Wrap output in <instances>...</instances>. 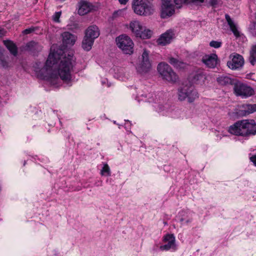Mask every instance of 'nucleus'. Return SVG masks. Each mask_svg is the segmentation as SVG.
I'll return each instance as SVG.
<instances>
[{"mask_svg": "<svg viewBox=\"0 0 256 256\" xmlns=\"http://www.w3.org/2000/svg\"><path fill=\"white\" fill-rule=\"evenodd\" d=\"M76 64V58L72 53L58 50L50 52L44 66L36 72L40 78L46 80L53 85L59 78L64 82L69 84L72 81Z\"/></svg>", "mask_w": 256, "mask_h": 256, "instance_id": "obj_1", "label": "nucleus"}, {"mask_svg": "<svg viewBox=\"0 0 256 256\" xmlns=\"http://www.w3.org/2000/svg\"><path fill=\"white\" fill-rule=\"evenodd\" d=\"M228 132L235 136L248 138L256 134V122L254 120H238L230 126Z\"/></svg>", "mask_w": 256, "mask_h": 256, "instance_id": "obj_2", "label": "nucleus"}, {"mask_svg": "<svg viewBox=\"0 0 256 256\" xmlns=\"http://www.w3.org/2000/svg\"><path fill=\"white\" fill-rule=\"evenodd\" d=\"M132 8L138 15L148 16L154 12L152 4L148 0H133Z\"/></svg>", "mask_w": 256, "mask_h": 256, "instance_id": "obj_3", "label": "nucleus"}, {"mask_svg": "<svg viewBox=\"0 0 256 256\" xmlns=\"http://www.w3.org/2000/svg\"><path fill=\"white\" fill-rule=\"evenodd\" d=\"M158 71L162 79L174 83L178 80V76L172 68L165 62H160L158 66Z\"/></svg>", "mask_w": 256, "mask_h": 256, "instance_id": "obj_4", "label": "nucleus"}, {"mask_svg": "<svg viewBox=\"0 0 256 256\" xmlns=\"http://www.w3.org/2000/svg\"><path fill=\"white\" fill-rule=\"evenodd\" d=\"M198 98V92L192 86H185L178 90V98L180 101L184 100L187 98L188 102L192 103Z\"/></svg>", "mask_w": 256, "mask_h": 256, "instance_id": "obj_5", "label": "nucleus"}, {"mask_svg": "<svg viewBox=\"0 0 256 256\" xmlns=\"http://www.w3.org/2000/svg\"><path fill=\"white\" fill-rule=\"evenodd\" d=\"M130 28L136 36L142 39L150 38L152 34L150 30L146 29L138 21L132 22Z\"/></svg>", "mask_w": 256, "mask_h": 256, "instance_id": "obj_6", "label": "nucleus"}, {"mask_svg": "<svg viewBox=\"0 0 256 256\" xmlns=\"http://www.w3.org/2000/svg\"><path fill=\"white\" fill-rule=\"evenodd\" d=\"M116 41L118 46L124 54L130 55L133 53L134 43L130 37L122 34L117 37Z\"/></svg>", "mask_w": 256, "mask_h": 256, "instance_id": "obj_7", "label": "nucleus"}, {"mask_svg": "<svg viewBox=\"0 0 256 256\" xmlns=\"http://www.w3.org/2000/svg\"><path fill=\"white\" fill-rule=\"evenodd\" d=\"M234 90L236 96H241L242 98H247L254 94V91L252 87L236 81L234 85Z\"/></svg>", "mask_w": 256, "mask_h": 256, "instance_id": "obj_8", "label": "nucleus"}, {"mask_svg": "<svg viewBox=\"0 0 256 256\" xmlns=\"http://www.w3.org/2000/svg\"><path fill=\"white\" fill-rule=\"evenodd\" d=\"M161 17L166 18L174 14V6L171 0H162Z\"/></svg>", "mask_w": 256, "mask_h": 256, "instance_id": "obj_9", "label": "nucleus"}, {"mask_svg": "<svg viewBox=\"0 0 256 256\" xmlns=\"http://www.w3.org/2000/svg\"><path fill=\"white\" fill-rule=\"evenodd\" d=\"M230 58H232V60L228 61L227 62V66L230 68L236 70L242 66L244 61L242 56L236 54L234 55H231Z\"/></svg>", "mask_w": 256, "mask_h": 256, "instance_id": "obj_10", "label": "nucleus"}, {"mask_svg": "<svg viewBox=\"0 0 256 256\" xmlns=\"http://www.w3.org/2000/svg\"><path fill=\"white\" fill-rule=\"evenodd\" d=\"M142 60L138 67V71L141 73L148 72L151 68V64L149 60L148 52L144 50L142 56Z\"/></svg>", "mask_w": 256, "mask_h": 256, "instance_id": "obj_11", "label": "nucleus"}, {"mask_svg": "<svg viewBox=\"0 0 256 256\" xmlns=\"http://www.w3.org/2000/svg\"><path fill=\"white\" fill-rule=\"evenodd\" d=\"M163 241L166 244L160 246V248L161 250H168L176 247V240L173 234H167L164 236Z\"/></svg>", "mask_w": 256, "mask_h": 256, "instance_id": "obj_12", "label": "nucleus"}, {"mask_svg": "<svg viewBox=\"0 0 256 256\" xmlns=\"http://www.w3.org/2000/svg\"><path fill=\"white\" fill-rule=\"evenodd\" d=\"M174 36V34L172 30H168L158 39L157 42L160 45L166 46L171 42Z\"/></svg>", "mask_w": 256, "mask_h": 256, "instance_id": "obj_13", "label": "nucleus"}, {"mask_svg": "<svg viewBox=\"0 0 256 256\" xmlns=\"http://www.w3.org/2000/svg\"><path fill=\"white\" fill-rule=\"evenodd\" d=\"M202 62L209 68H214L218 62V56L215 54L206 55L203 57Z\"/></svg>", "mask_w": 256, "mask_h": 256, "instance_id": "obj_14", "label": "nucleus"}, {"mask_svg": "<svg viewBox=\"0 0 256 256\" xmlns=\"http://www.w3.org/2000/svg\"><path fill=\"white\" fill-rule=\"evenodd\" d=\"M216 81L220 85L224 86L234 85L236 82V80L226 74L218 76L216 78Z\"/></svg>", "mask_w": 256, "mask_h": 256, "instance_id": "obj_15", "label": "nucleus"}, {"mask_svg": "<svg viewBox=\"0 0 256 256\" xmlns=\"http://www.w3.org/2000/svg\"><path fill=\"white\" fill-rule=\"evenodd\" d=\"M42 46L37 42L31 41L28 42L24 47L25 50L32 52L33 54L41 51Z\"/></svg>", "mask_w": 256, "mask_h": 256, "instance_id": "obj_16", "label": "nucleus"}, {"mask_svg": "<svg viewBox=\"0 0 256 256\" xmlns=\"http://www.w3.org/2000/svg\"><path fill=\"white\" fill-rule=\"evenodd\" d=\"M100 34V30L96 25L90 26L85 32V36L94 40L98 37Z\"/></svg>", "mask_w": 256, "mask_h": 256, "instance_id": "obj_17", "label": "nucleus"}, {"mask_svg": "<svg viewBox=\"0 0 256 256\" xmlns=\"http://www.w3.org/2000/svg\"><path fill=\"white\" fill-rule=\"evenodd\" d=\"M63 43L66 45H74L76 38L74 35L69 32H64L62 34Z\"/></svg>", "mask_w": 256, "mask_h": 256, "instance_id": "obj_18", "label": "nucleus"}, {"mask_svg": "<svg viewBox=\"0 0 256 256\" xmlns=\"http://www.w3.org/2000/svg\"><path fill=\"white\" fill-rule=\"evenodd\" d=\"M240 110L242 114L244 116L252 114L256 112V104H242Z\"/></svg>", "mask_w": 256, "mask_h": 256, "instance_id": "obj_19", "label": "nucleus"}, {"mask_svg": "<svg viewBox=\"0 0 256 256\" xmlns=\"http://www.w3.org/2000/svg\"><path fill=\"white\" fill-rule=\"evenodd\" d=\"M225 18L228 22V25L229 26L230 30L233 32L234 36L236 37L240 36V32L237 29L236 26L234 24L233 20L231 18L230 16L228 14H225Z\"/></svg>", "mask_w": 256, "mask_h": 256, "instance_id": "obj_20", "label": "nucleus"}, {"mask_svg": "<svg viewBox=\"0 0 256 256\" xmlns=\"http://www.w3.org/2000/svg\"><path fill=\"white\" fill-rule=\"evenodd\" d=\"M168 62L174 68L178 69L184 68L186 66V64L184 62L172 57L169 58Z\"/></svg>", "mask_w": 256, "mask_h": 256, "instance_id": "obj_21", "label": "nucleus"}, {"mask_svg": "<svg viewBox=\"0 0 256 256\" xmlns=\"http://www.w3.org/2000/svg\"><path fill=\"white\" fill-rule=\"evenodd\" d=\"M90 10V4L86 2H81L80 3V6L78 10V14L80 15L84 16L88 14Z\"/></svg>", "mask_w": 256, "mask_h": 256, "instance_id": "obj_22", "label": "nucleus"}, {"mask_svg": "<svg viewBox=\"0 0 256 256\" xmlns=\"http://www.w3.org/2000/svg\"><path fill=\"white\" fill-rule=\"evenodd\" d=\"M4 43L10 52L14 56L18 54V48L16 44L11 40H6L4 41Z\"/></svg>", "mask_w": 256, "mask_h": 256, "instance_id": "obj_23", "label": "nucleus"}, {"mask_svg": "<svg viewBox=\"0 0 256 256\" xmlns=\"http://www.w3.org/2000/svg\"><path fill=\"white\" fill-rule=\"evenodd\" d=\"M94 40L92 38H90L84 36L82 42V48L86 50H90L92 48V46L94 44Z\"/></svg>", "mask_w": 256, "mask_h": 256, "instance_id": "obj_24", "label": "nucleus"}, {"mask_svg": "<svg viewBox=\"0 0 256 256\" xmlns=\"http://www.w3.org/2000/svg\"><path fill=\"white\" fill-rule=\"evenodd\" d=\"M248 60L252 66L256 64V44L252 46Z\"/></svg>", "mask_w": 256, "mask_h": 256, "instance_id": "obj_25", "label": "nucleus"}, {"mask_svg": "<svg viewBox=\"0 0 256 256\" xmlns=\"http://www.w3.org/2000/svg\"><path fill=\"white\" fill-rule=\"evenodd\" d=\"M190 78L192 82L200 84L201 82H204L205 76L202 72H196Z\"/></svg>", "mask_w": 256, "mask_h": 256, "instance_id": "obj_26", "label": "nucleus"}, {"mask_svg": "<svg viewBox=\"0 0 256 256\" xmlns=\"http://www.w3.org/2000/svg\"><path fill=\"white\" fill-rule=\"evenodd\" d=\"M9 66V64L6 59L4 54L2 50V54L0 55V67L6 68Z\"/></svg>", "mask_w": 256, "mask_h": 256, "instance_id": "obj_27", "label": "nucleus"}, {"mask_svg": "<svg viewBox=\"0 0 256 256\" xmlns=\"http://www.w3.org/2000/svg\"><path fill=\"white\" fill-rule=\"evenodd\" d=\"M100 174L105 176H110L111 175L110 167L107 164H104V166L100 170Z\"/></svg>", "mask_w": 256, "mask_h": 256, "instance_id": "obj_28", "label": "nucleus"}, {"mask_svg": "<svg viewBox=\"0 0 256 256\" xmlns=\"http://www.w3.org/2000/svg\"><path fill=\"white\" fill-rule=\"evenodd\" d=\"M175 6L178 8L182 7L184 4H188V0H174Z\"/></svg>", "mask_w": 256, "mask_h": 256, "instance_id": "obj_29", "label": "nucleus"}, {"mask_svg": "<svg viewBox=\"0 0 256 256\" xmlns=\"http://www.w3.org/2000/svg\"><path fill=\"white\" fill-rule=\"evenodd\" d=\"M222 42L220 41L212 40L210 42V46L215 48H218L221 47Z\"/></svg>", "mask_w": 256, "mask_h": 256, "instance_id": "obj_30", "label": "nucleus"}, {"mask_svg": "<svg viewBox=\"0 0 256 256\" xmlns=\"http://www.w3.org/2000/svg\"><path fill=\"white\" fill-rule=\"evenodd\" d=\"M205 0H188V4H194L196 6H200L204 2Z\"/></svg>", "mask_w": 256, "mask_h": 256, "instance_id": "obj_31", "label": "nucleus"}, {"mask_svg": "<svg viewBox=\"0 0 256 256\" xmlns=\"http://www.w3.org/2000/svg\"><path fill=\"white\" fill-rule=\"evenodd\" d=\"M36 29V28L32 26V27H30V28H26V30H24L22 32V33L24 34H30L33 32H34Z\"/></svg>", "mask_w": 256, "mask_h": 256, "instance_id": "obj_32", "label": "nucleus"}, {"mask_svg": "<svg viewBox=\"0 0 256 256\" xmlns=\"http://www.w3.org/2000/svg\"><path fill=\"white\" fill-rule=\"evenodd\" d=\"M61 15V12H56L54 14L53 16V20L56 22H59V19Z\"/></svg>", "mask_w": 256, "mask_h": 256, "instance_id": "obj_33", "label": "nucleus"}, {"mask_svg": "<svg viewBox=\"0 0 256 256\" xmlns=\"http://www.w3.org/2000/svg\"><path fill=\"white\" fill-rule=\"evenodd\" d=\"M6 30L0 26V38H2L6 35Z\"/></svg>", "mask_w": 256, "mask_h": 256, "instance_id": "obj_34", "label": "nucleus"}, {"mask_svg": "<svg viewBox=\"0 0 256 256\" xmlns=\"http://www.w3.org/2000/svg\"><path fill=\"white\" fill-rule=\"evenodd\" d=\"M256 27V22H253L252 24L250 26V28L251 30H254L252 32L256 36V31H255Z\"/></svg>", "mask_w": 256, "mask_h": 256, "instance_id": "obj_35", "label": "nucleus"}, {"mask_svg": "<svg viewBox=\"0 0 256 256\" xmlns=\"http://www.w3.org/2000/svg\"><path fill=\"white\" fill-rule=\"evenodd\" d=\"M250 160L253 162L254 166H256V154H254L250 157Z\"/></svg>", "mask_w": 256, "mask_h": 256, "instance_id": "obj_36", "label": "nucleus"}, {"mask_svg": "<svg viewBox=\"0 0 256 256\" xmlns=\"http://www.w3.org/2000/svg\"><path fill=\"white\" fill-rule=\"evenodd\" d=\"M210 4L212 6H216L218 4L217 0H210Z\"/></svg>", "mask_w": 256, "mask_h": 256, "instance_id": "obj_37", "label": "nucleus"}, {"mask_svg": "<svg viewBox=\"0 0 256 256\" xmlns=\"http://www.w3.org/2000/svg\"><path fill=\"white\" fill-rule=\"evenodd\" d=\"M128 1V0H118L119 2L121 4H126Z\"/></svg>", "mask_w": 256, "mask_h": 256, "instance_id": "obj_38", "label": "nucleus"}, {"mask_svg": "<svg viewBox=\"0 0 256 256\" xmlns=\"http://www.w3.org/2000/svg\"><path fill=\"white\" fill-rule=\"evenodd\" d=\"M154 101V98L153 96L149 97L148 98L147 100V102H152Z\"/></svg>", "mask_w": 256, "mask_h": 256, "instance_id": "obj_39", "label": "nucleus"}, {"mask_svg": "<svg viewBox=\"0 0 256 256\" xmlns=\"http://www.w3.org/2000/svg\"><path fill=\"white\" fill-rule=\"evenodd\" d=\"M2 48L0 47V55L2 54Z\"/></svg>", "mask_w": 256, "mask_h": 256, "instance_id": "obj_40", "label": "nucleus"}, {"mask_svg": "<svg viewBox=\"0 0 256 256\" xmlns=\"http://www.w3.org/2000/svg\"><path fill=\"white\" fill-rule=\"evenodd\" d=\"M164 225H167L168 224L167 222H164Z\"/></svg>", "mask_w": 256, "mask_h": 256, "instance_id": "obj_41", "label": "nucleus"}, {"mask_svg": "<svg viewBox=\"0 0 256 256\" xmlns=\"http://www.w3.org/2000/svg\"><path fill=\"white\" fill-rule=\"evenodd\" d=\"M116 13H117V12H114V15H115Z\"/></svg>", "mask_w": 256, "mask_h": 256, "instance_id": "obj_42", "label": "nucleus"}, {"mask_svg": "<svg viewBox=\"0 0 256 256\" xmlns=\"http://www.w3.org/2000/svg\"><path fill=\"white\" fill-rule=\"evenodd\" d=\"M254 16H255V18H256V12L255 13Z\"/></svg>", "mask_w": 256, "mask_h": 256, "instance_id": "obj_43", "label": "nucleus"}]
</instances>
